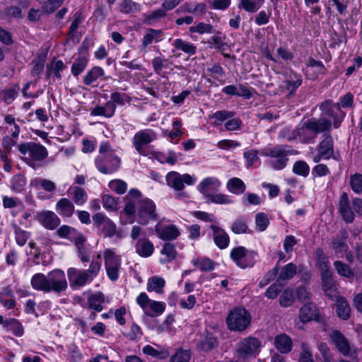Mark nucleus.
<instances>
[{"label": "nucleus", "mask_w": 362, "mask_h": 362, "mask_svg": "<svg viewBox=\"0 0 362 362\" xmlns=\"http://www.w3.org/2000/svg\"><path fill=\"white\" fill-rule=\"evenodd\" d=\"M156 139V134L152 129H143L137 132L133 139L132 144L136 151L141 155H146L144 146L149 144Z\"/></svg>", "instance_id": "17"}, {"label": "nucleus", "mask_w": 362, "mask_h": 362, "mask_svg": "<svg viewBox=\"0 0 362 362\" xmlns=\"http://www.w3.org/2000/svg\"><path fill=\"white\" fill-rule=\"evenodd\" d=\"M318 311L312 303H305L299 311V318L302 323L317 320Z\"/></svg>", "instance_id": "27"}, {"label": "nucleus", "mask_w": 362, "mask_h": 362, "mask_svg": "<svg viewBox=\"0 0 362 362\" xmlns=\"http://www.w3.org/2000/svg\"><path fill=\"white\" fill-rule=\"evenodd\" d=\"M189 32L192 33H196L199 35L204 33L212 34L216 33V30L212 25L201 22L191 26L189 28Z\"/></svg>", "instance_id": "55"}, {"label": "nucleus", "mask_w": 362, "mask_h": 362, "mask_svg": "<svg viewBox=\"0 0 362 362\" xmlns=\"http://www.w3.org/2000/svg\"><path fill=\"white\" fill-rule=\"evenodd\" d=\"M320 109L322 110V115L333 119L334 128L339 127L345 114L339 108L338 105L334 103L332 100H327L320 105Z\"/></svg>", "instance_id": "16"}, {"label": "nucleus", "mask_w": 362, "mask_h": 362, "mask_svg": "<svg viewBox=\"0 0 362 362\" xmlns=\"http://www.w3.org/2000/svg\"><path fill=\"white\" fill-rule=\"evenodd\" d=\"M173 46L182 52L193 55L196 53L197 47L192 43L186 42L180 38L175 39L173 42Z\"/></svg>", "instance_id": "50"}, {"label": "nucleus", "mask_w": 362, "mask_h": 362, "mask_svg": "<svg viewBox=\"0 0 362 362\" xmlns=\"http://www.w3.org/2000/svg\"><path fill=\"white\" fill-rule=\"evenodd\" d=\"M141 6L132 0H123L119 4V11L124 14L139 12Z\"/></svg>", "instance_id": "48"}, {"label": "nucleus", "mask_w": 362, "mask_h": 362, "mask_svg": "<svg viewBox=\"0 0 362 362\" xmlns=\"http://www.w3.org/2000/svg\"><path fill=\"white\" fill-rule=\"evenodd\" d=\"M330 338L337 349L344 356L349 355L350 346L343 334L339 331H334L330 334Z\"/></svg>", "instance_id": "26"}, {"label": "nucleus", "mask_w": 362, "mask_h": 362, "mask_svg": "<svg viewBox=\"0 0 362 362\" xmlns=\"http://www.w3.org/2000/svg\"><path fill=\"white\" fill-rule=\"evenodd\" d=\"M191 358L189 350L177 349L171 356L170 362H188Z\"/></svg>", "instance_id": "60"}, {"label": "nucleus", "mask_w": 362, "mask_h": 362, "mask_svg": "<svg viewBox=\"0 0 362 362\" xmlns=\"http://www.w3.org/2000/svg\"><path fill=\"white\" fill-rule=\"evenodd\" d=\"M293 173L303 177H306L309 175L310 167L306 162L298 160L293 164Z\"/></svg>", "instance_id": "61"}, {"label": "nucleus", "mask_w": 362, "mask_h": 362, "mask_svg": "<svg viewBox=\"0 0 362 362\" xmlns=\"http://www.w3.org/2000/svg\"><path fill=\"white\" fill-rule=\"evenodd\" d=\"M136 301L144 313L150 317L160 316L165 309V303L150 299L144 292L137 296Z\"/></svg>", "instance_id": "9"}, {"label": "nucleus", "mask_w": 362, "mask_h": 362, "mask_svg": "<svg viewBox=\"0 0 362 362\" xmlns=\"http://www.w3.org/2000/svg\"><path fill=\"white\" fill-rule=\"evenodd\" d=\"M230 256L239 267L245 269L254 266L257 253L252 250H247L245 247L239 246L231 250Z\"/></svg>", "instance_id": "11"}, {"label": "nucleus", "mask_w": 362, "mask_h": 362, "mask_svg": "<svg viewBox=\"0 0 362 362\" xmlns=\"http://www.w3.org/2000/svg\"><path fill=\"white\" fill-rule=\"evenodd\" d=\"M131 98L124 93H119L117 91L113 92L110 95V100L107 103H112L114 105L115 111L116 110L117 105H124L125 103H130Z\"/></svg>", "instance_id": "52"}, {"label": "nucleus", "mask_w": 362, "mask_h": 362, "mask_svg": "<svg viewBox=\"0 0 362 362\" xmlns=\"http://www.w3.org/2000/svg\"><path fill=\"white\" fill-rule=\"evenodd\" d=\"M19 152L24 156V159L43 160L48 156L46 148L35 142H25L18 145Z\"/></svg>", "instance_id": "12"}, {"label": "nucleus", "mask_w": 362, "mask_h": 362, "mask_svg": "<svg viewBox=\"0 0 362 362\" xmlns=\"http://www.w3.org/2000/svg\"><path fill=\"white\" fill-rule=\"evenodd\" d=\"M104 302V296L101 293H97L90 296L88 299V306L90 309L100 312L103 310L102 303Z\"/></svg>", "instance_id": "56"}, {"label": "nucleus", "mask_w": 362, "mask_h": 362, "mask_svg": "<svg viewBox=\"0 0 362 362\" xmlns=\"http://www.w3.org/2000/svg\"><path fill=\"white\" fill-rule=\"evenodd\" d=\"M350 184L353 191L357 194L362 193V175L356 173L351 176Z\"/></svg>", "instance_id": "64"}, {"label": "nucleus", "mask_w": 362, "mask_h": 362, "mask_svg": "<svg viewBox=\"0 0 362 362\" xmlns=\"http://www.w3.org/2000/svg\"><path fill=\"white\" fill-rule=\"evenodd\" d=\"M101 267V263L98 260H93L86 270H79L76 268H69L67 276L72 288H80L91 281L98 276Z\"/></svg>", "instance_id": "3"}, {"label": "nucleus", "mask_w": 362, "mask_h": 362, "mask_svg": "<svg viewBox=\"0 0 362 362\" xmlns=\"http://www.w3.org/2000/svg\"><path fill=\"white\" fill-rule=\"evenodd\" d=\"M205 198L206 199L207 203H214L216 204H230L233 203L230 197L223 194L211 193Z\"/></svg>", "instance_id": "53"}, {"label": "nucleus", "mask_w": 362, "mask_h": 362, "mask_svg": "<svg viewBox=\"0 0 362 362\" xmlns=\"http://www.w3.org/2000/svg\"><path fill=\"white\" fill-rule=\"evenodd\" d=\"M104 259L107 276L110 280L116 281L121 267L120 256L116 255L114 250L109 248L104 251Z\"/></svg>", "instance_id": "14"}, {"label": "nucleus", "mask_w": 362, "mask_h": 362, "mask_svg": "<svg viewBox=\"0 0 362 362\" xmlns=\"http://www.w3.org/2000/svg\"><path fill=\"white\" fill-rule=\"evenodd\" d=\"M126 199L127 202L120 215L124 214L132 216L136 212L137 222L141 225H146L151 221L158 220L156 204L150 199L143 198L139 190L130 189Z\"/></svg>", "instance_id": "1"}, {"label": "nucleus", "mask_w": 362, "mask_h": 362, "mask_svg": "<svg viewBox=\"0 0 362 362\" xmlns=\"http://www.w3.org/2000/svg\"><path fill=\"white\" fill-rule=\"evenodd\" d=\"M196 180L194 176L187 173L180 174L176 171L169 172L165 176L167 185L176 192L175 197L179 200L189 198L188 194L183 191L185 185H194Z\"/></svg>", "instance_id": "4"}, {"label": "nucleus", "mask_w": 362, "mask_h": 362, "mask_svg": "<svg viewBox=\"0 0 362 362\" xmlns=\"http://www.w3.org/2000/svg\"><path fill=\"white\" fill-rule=\"evenodd\" d=\"M337 315L343 319L346 320L350 316L351 308L348 302L344 298L339 296L337 298Z\"/></svg>", "instance_id": "44"}, {"label": "nucleus", "mask_w": 362, "mask_h": 362, "mask_svg": "<svg viewBox=\"0 0 362 362\" xmlns=\"http://www.w3.org/2000/svg\"><path fill=\"white\" fill-rule=\"evenodd\" d=\"M348 233L344 229H341L335 237L332 238V246L337 257H342L343 253L347 252L349 247L346 243Z\"/></svg>", "instance_id": "20"}, {"label": "nucleus", "mask_w": 362, "mask_h": 362, "mask_svg": "<svg viewBox=\"0 0 362 362\" xmlns=\"http://www.w3.org/2000/svg\"><path fill=\"white\" fill-rule=\"evenodd\" d=\"M30 284L33 289L47 293V275L42 273L34 274L31 278Z\"/></svg>", "instance_id": "38"}, {"label": "nucleus", "mask_w": 362, "mask_h": 362, "mask_svg": "<svg viewBox=\"0 0 362 362\" xmlns=\"http://www.w3.org/2000/svg\"><path fill=\"white\" fill-rule=\"evenodd\" d=\"M226 187L230 192L235 194H243L246 189L243 181L238 177H233L230 179L227 182Z\"/></svg>", "instance_id": "45"}, {"label": "nucleus", "mask_w": 362, "mask_h": 362, "mask_svg": "<svg viewBox=\"0 0 362 362\" xmlns=\"http://www.w3.org/2000/svg\"><path fill=\"white\" fill-rule=\"evenodd\" d=\"M163 31L161 30H156L148 28L146 33L144 35L141 43V49H146L152 43H157L162 40Z\"/></svg>", "instance_id": "31"}, {"label": "nucleus", "mask_w": 362, "mask_h": 362, "mask_svg": "<svg viewBox=\"0 0 362 362\" xmlns=\"http://www.w3.org/2000/svg\"><path fill=\"white\" fill-rule=\"evenodd\" d=\"M0 303L6 309H12L16 305V300L12 289L9 287H4L0 292Z\"/></svg>", "instance_id": "35"}, {"label": "nucleus", "mask_w": 362, "mask_h": 362, "mask_svg": "<svg viewBox=\"0 0 362 362\" xmlns=\"http://www.w3.org/2000/svg\"><path fill=\"white\" fill-rule=\"evenodd\" d=\"M95 166L103 174H111L120 167L121 160L115 155L108 142H102L99 147V155L95 159Z\"/></svg>", "instance_id": "2"}, {"label": "nucleus", "mask_w": 362, "mask_h": 362, "mask_svg": "<svg viewBox=\"0 0 362 362\" xmlns=\"http://www.w3.org/2000/svg\"><path fill=\"white\" fill-rule=\"evenodd\" d=\"M108 187L118 194H124L127 189V183L119 179L111 180L108 184Z\"/></svg>", "instance_id": "62"}, {"label": "nucleus", "mask_w": 362, "mask_h": 362, "mask_svg": "<svg viewBox=\"0 0 362 362\" xmlns=\"http://www.w3.org/2000/svg\"><path fill=\"white\" fill-rule=\"evenodd\" d=\"M4 327L7 331L11 332L16 337H22L24 334V328L22 324L16 319L10 318L5 320Z\"/></svg>", "instance_id": "39"}, {"label": "nucleus", "mask_w": 362, "mask_h": 362, "mask_svg": "<svg viewBox=\"0 0 362 362\" xmlns=\"http://www.w3.org/2000/svg\"><path fill=\"white\" fill-rule=\"evenodd\" d=\"M338 209L343 219L346 223H351L354 219V214L351 209L348 194L343 192L340 196Z\"/></svg>", "instance_id": "23"}, {"label": "nucleus", "mask_w": 362, "mask_h": 362, "mask_svg": "<svg viewBox=\"0 0 362 362\" xmlns=\"http://www.w3.org/2000/svg\"><path fill=\"white\" fill-rule=\"evenodd\" d=\"M73 194V200L76 205L82 206L88 199V194L82 187H74Z\"/></svg>", "instance_id": "59"}, {"label": "nucleus", "mask_w": 362, "mask_h": 362, "mask_svg": "<svg viewBox=\"0 0 362 362\" xmlns=\"http://www.w3.org/2000/svg\"><path fill=\"white\" fill-rule=\"evenodd\" d=\"M166 16L167 13L164 10L158 8L149 13H143V22L148 25H154Z\"/></svg>", "instance_id": "36"}, {"label": "nucleus", "mask_w": 362, "mask_h": 362, "mask_svg": "<svg viewBox=\"0 0 362 362\" xmlns=\"http://www.w3.org/2000/svg\"><path fill=\"white\" fill-rule=\"evenodd\" d=\"M160 253L162 255L165 256L164 258L160 259L161 263L171 262L177 257V251L175 245L170 243H166L163 245Z\"/></svg>", "instance_id": "46"}, {"label": "nucleus", "mask_w": 362, "mask_h": 362, "mask_svg": "<svg viewBox=\"0 0 362 362\" xmlns=\"http://www.w3.org/2000/svg\"><path fill=\"white\" fill-rule=\"evenodd\" d=\"M259 152L262 156L272 158L269 161V165L276 170H281L286 166L288 161V156L291 154L287 146L283 145L266 146Z\"/></svg>", "instance_id": "5"}, {"label": "nucleus", "mask_w": 362, "mask_h": 362, "mask_svg": "<svg viewBox=\"0 0 362 362\" xmlns=\"http://www.w3.org/2000/svg\"><path fill=\"white\" fill-rule=\"evenodd\" d=\"M47 293L54 292L60 293L68 287L65 273L59 269H54L49 272L47 275Z\"/></svg>", "instance_id": "13"}, {"label": "nucleus", "mask_w": 362, "mask_h": 362, "mask_svg": "<svg viewBox=\"0 0 362 362\" xmlns=\"http://www.w3.org/2000/svg\"><path fill=\"white\" fill-rule=\"evenodd\" d=\"M102 202L103 207L108 211H117V200L110 194H104L102 197Z\"/></svg>", "instance_id": "63"}, {"label": "nucleus", "mask_w": 362, "mask_h": 362, "mask_svg": "<svg viewBox=\"0 0 362 362\" xmlns=\"http://www.w3.org/2000/svg\"><path fill=\"white\" fill-rule=\"evenodd\" d=\"M30 185L35 189L42 188L48 192H53L56 189V185L53 181L44 178L37 177L32 180Z\"/></svg>", "instance_id": "41"}, {"label": "nucleus", "mask_w": 362, "mask_h": 362, "mask_svg": "<svg viewBox=\"0 0 362 362\" xmlns=\"http://www.w3.org/2000/svg\"><path fill=\"white\" fill-rule=\"evenodd\" d=\"M136 253L142 257H150L154 251L153 244L147 238H141L135 245Z\"/></svg>", "instance_id": "30"}, {"label": "nucleus", "mask_w": 362, "mask_h": 362, "mask_svg": "<svg viewBox=\"0 0 362 362\" xmlns=\"http://www.w3.org/2000/svg\"><path fill=\"white\" fill-rule=\"evenodd\" d=\"M331 126V121L326 118L311 119L304 122L298 129V135L304 142H309L318 133L329 130Z\"/></svg>", "instance_id": "6"}, {"label": "nucleus", "mask_w": 362, "mask_h": 362, "mask_svg": "<svg viewBox=\"0 0 362 362\" xmlns=\"http://www.w3.org/2000/svg\"><path fill=\"white\" fill-rule=\"evenodd\" d=\"M296 265L292 262L288 263L281 268L277 281H288L291 279L296 274Z\"/></svg>", "instance_id": "40"}, {"label": "nucleus", "mask_w": 362, "mask_h": 362, "mask_svg": "<svg viewBox=\"0 0 362 362\" xmlns=\"http://www.w3.org/2000/svg\"><path fill=\"white\" fill-rule=\"evenodd\" d=\"M86 238L81 234L78 233L74 239V244L77 249L78 257L83 262H88L90 261V252L89 249L85 245Z\"/></svg>", "instance_id": "25"}, {"label": "nucleus", "mask_w": 362, "mask_h": 362, "mask_svg": "<svg viewBox=\"0 0 362 362\" xmlns=\"http://www.w3.org/2000/svg\"><path fill=\"white\" fill-rule=\"evenodd\" d=\"M92 218L94 226L100 230L105 238H112L115 235L121 237L116 224L105 214L97 212L93 215Z\"/></svg>", "instance_id": "10"}, {"label": "nucleus", "mask_w": 362, "mask_h": 362, "mask_svg": "<svg viewBox=\"0 0 362 362\" xmlns=\"http://www.w3.org/2000/svg\"><path fill=\"white\" fill-rule=\"evenodd\" d=\"M235 115L234 112L227 110H220L214 112L212 118L215 119L214 124L215 126L221 125V123L228 119L225 123V128L228 131H236L241 128L243 122L239 118H233Z\"/></svg>", "instance_id": "15"}, {"label": "nucleus", "mask_w": 362, "mask_h": 362, "mask_svg": "<svg viewBox=\"0 0 362 362\" xmlns=\"http://www.w3.org/2000/svg\"><path fill=\"white\" fill-rule=\"evenodd\" d=\"M37 221L47 229L54 230L60 224V218L51 211H44L37 213Z\"/></svg>", "instance_id": "18"}, {"label": "nucleus", "mask_w": 362, "mask_h": 362, "mask_svg": "<svg viewBox=\"0 0 362 362\" xmlns=\"http://www.w3.org/2000/svg\"><path fill=\"white\" fill-rule=\"evenodd\" d=\"M211 229L213 231V239L216 245L223 250L226 248L230 242V238L224 229L216 225H211Z\"/></svg>", "instance_id": "24"}, {"label": "nucleus", "mask_w": 362, "mask_h": 362, "mask_svg": "<svg viewBox=\"0 0 362 362\" xmlns=\"http://www.w3.org/2000/svg\"><path fill=\"white\" fill-rule=\"evenodd\" d=\"M65 66L62 60L51 62L50 65L47 66V75L48 77L53 74L56 78H61L62 76L60 72L64 70Z\"/></svg>", "instance_id": "58"}, {"label": "nucleus", "mask_w": 362, "mask_h": 362, "mask_svg": "<svg viewBox=\"0 0 362 362\" xmlns=\"http://www.w3.org/2000/svg\"><path fill=\"white\" fill-rule=\"evenodd\" d=\"M88 62V59L86 56H79L76 59L71 66V74L74 76H78L85 70L86 67L87 66Z\"/></svg>", "instance_id": "51"}, {"label": "nucleus", "mask_w": 362, "mask_h": 362, "mask_svg": "<svg viewBox=\"0 0 362 362\" xmlns=\"http://www.w3.org/2000/svg\"><path fill=\"white\" fill-rule=\"evenodd\" d=\"M274 346L281 354H288L292 349V339L286 334H278L274 338Z\"/></svg>", "instance_id": "29"}, {"label": "nucleus", "mask_w": 362, "mask_h": 362, "mask_svg": "<svg viewBox=\"0 0 362 362\" xmlns=\"http://www.w3.org/2000/svg\"><path fill=\"white\" fill-rule=\"evenodd\" d=\"M334 267L337 270V273L342 276L346 278H353L354 276V273L351 269V267L339 260H337L334 262Z\"/></svg>", "instance_id": "57"}, {"label": "nucleus", "mask_w": 362, "mask_h": 362, "mask_svg": "<svg viewBox=\"0 0 362 362\" xmlns=\"http://www.w3.org/2000/svg\"><path fill=\"white\" fill-rule=\"evenodd\" d=\"M25 185L26 178L21 174L14 175L11 180V189L16 193L23 192Z\"/></svg>", "instance_id": "54"}, {"label": "nucleus", "mask_w": 362, "mask_h": 362, "mask_svg": "<svg viewBox=\"0 0 362 362\" xmlns=\"http://www.w3.org/2000/svg\"><path fill=\"white\" fill-rule=\"evenodd\" d=\"M317 151L321 153L325 160H328L333 156V139L331 136H327L318 145Z\"/></svg>", "instance_id": "34"}, {"label": "nucleus", "mask_w": 362, "mask_h": 362, "mask_svg": "<svg viewBox=\"0 0 362 362\" xmlns=\"http://www.w3.org/2000/svg\"><path fill=\"white\" fill-rule=\"evenodd\" d=\"M155 230L158 236L163 240H175L180 234L175 225H164L161 223H158L156 225Z\"/></svg>", "instance_id": "19"}, {"label": "nucleus", "mask_w": 362, "mask_h": 362, "mask_svg": "<svg viewBox=\"0 0 362 362\" xmlns=\"http://www.w3.org/2000/svg\"><path fill=\"white\" fill-rule=\"evenodd\" d=\"M322 288L325 295L334 300L338 296L336 281L332 273H325L321 276Z\"/></svg>", "instance_id": "21"}, {"label": "nucleus", "mask_w": 362, "mask_h": 362, "mask_svg": "<svg viewBox=\"0 0 362 362\" xmlns=\"http://www.w3.org/2000/svg\"><path fill=\"white\" fill-rule=\"evenodd\" d=\"M250 322V314L244 308H234L226 317L228 329L235 332L244 331L249 327Z\"/></svg>", "instance_id": "7"}, {"label": "nucleus", "mask_w": 362, "mask_h": 362, "mask_svg": "<svg viewBox=\"0 0 362 362\" xmlns=\"http://www.w3.org/2000/svg\"><path fill=\"white\" fill-rule=\"evenodd\" d=\"M104 70L100 66H94L84 76L83 82L86 86H93V83L104 75Z\"/></svg>", "instance_id": "37"}, {"label": "nucleus", "mask_w": 362, "mask_h": 362, "mask_svg": "<svg viewBox=\"0 0 362 362\" xmlns=\"http://www.w3.org/2000/svg\"><path fill=\"white\" fill-rule=\"evenodd\" d=\"M11 226L14 232L16 243L21 247L25 245L30 236V233L22 229L15 222L11 223Z\"/></svg>", "instance_id": "42"}, {"label": "nucleus", "mask_w": 362, "mask_h": 362, "mask_svg": "<svg viewBox=\"0 0 362 362\" xmlns=\"http://www.w3.org/2000/svg\"><path fill=\"white\" fill-rule=\"evenodd\" d=\"M56 211L60 216L69 218L74 214L75 206L70 199L62 198L56 204Z\"/></svg>", "instance_id": "28"}, {"label": "nucleus", "mask_w": 362, "mask_h": 362, "mask_svg": "<svg viewBox=\"0 0 362 362\" xmlns=\"http://www.w3.org/2000/svg\"><path fill=\"white\" fill-rule=\"evenodd\" d=\"M261 341L256 337H248L240 340L236 346L238 358L243 362L255 358L260 351Z\"/></svg>", "instance_id": "8"}, {"label": "nucleus", "mask_w": 362, "mask_h": 362, "mask_svg": "<svg viewBox=\"0 0 362 362\" xmlns=\"http://www.w3.org/2000/svg\"><path fill=\"white\" fill-rule=\"evenodd\" d=\"M156 346L158 349H156L151 345H146L143 347L142 351L146 355L151 356L152 357L160 360L165 359L170 356L168 348L160 347L158 344H156Z\"/></svg>", "instance_id": "32"}, {"label": "nucleus", "mask_w": 362, "mask_h": 362, "mask_svg": "<svg viewBox=\"0 0 362 362\" xmlns=\"http://www.w3.org/2000/svg\"><path fill=\"white\" fill-rule=\"evenodd\" d=\"M221 182L214 177H208L204 178L198 185L197 190L204 195V197L210 194L211 192H215L221 187Z\"/></svg>", "instance_id": "22"}, {"label": "nucleus", "mask_w": 362, "mask_h": 362, "mask_svg": "<svg viewBox=\"0 0 362 362\" xmlns=\"http://www.w3.org/2000/svg\"><path fill=\"white\" fill-rule=\"evenodd\" d=\"M264 4V0H240L239 8H243L245 11L255 13L258 11Z\"/></svg>", "instance_id": "47"}, {"label": "nucleus", "mask_w": 362, "mask_h": 362, "mask_svg": "<svg viewBox=\"0 0 362 362\" xmlns=\"http://www.w3.org/2000/svg\"><path fill=\"white\" fill-rule=\"evenodd\" d=\"M165 284V282L163 279L158 276H153L148 281L147 290L148 291H155L157 293H162Z\"/></svg>", "instance_id": "49"}, {"label": "nucleus", "mask_w": 362, "mask_h": 362, "mask_svg": "<svg viewBox=\"0 0 362 362\" xmlns=\"http://www.w3.org/2000/svg\"><path fill=\"white\" fill-rule=\"evenodd\" d=\"M115 111L114 105L112 103L106 102L104 106H96L91 110V115L103 116L111 117L114 115Z\"/></svg>", "instance_id": "43"}, {"label": "nucleus", "mask_w": 362, "mask_h": 362, "mask_svg": "<svg viewBox=\"0 0 362 362\" xmlns=\"http://www.w3.org/2000/svg\"><path fill=\"white\" fill-rule=\"evenodd\" d=\"M316 264L321 270V276L325 273H332L330 271L329 262L327 256L321 248L316 249L315 252Z\"/></svg>", "instance_id": "33"}]
</instances>
